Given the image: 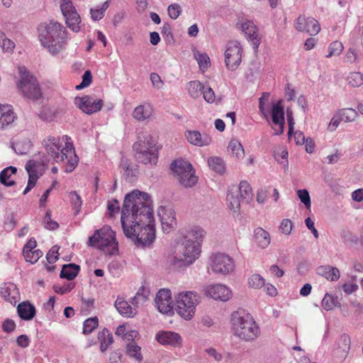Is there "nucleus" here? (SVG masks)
I'll use <instances>...</instances> for the list:
<instances>
[{"label": "nucleus", "mask_w": 363, "mask_h": 363, "mask_svg": "<svg viewBox=\"0 0 363 363\" xmlns=\"http://www.w3.org/2000/svg\"><path fill=\"white\" fill-rule=\"evenodd\" d=\"M152 200L145 192L134 190L125 196L121 222L125 235L137 247L150 246L155 239Z\"/></svg>", "instance_id": "1"}, {"label": "nucleus", "mask_w": 363, "mask_h": 363, "mask_svg": "<svg viewBox=\"0 0 363 363\" xmlns=\"http://www.w3.org/2000/svg\"><path fill=\"white\" fill-rule=\"evenodd\" d=\"M205 235V230L199 226H194L188 230L182 242L176 245L170 264L177 269L191 264L199 257Z\"/></svg>", "instance_id": "2"}, {"label": "nucleus", "mask_w": 363, "mask_h": 363, "mask_svg": "<svg viewBox=\"0 0 363 363\" xmlns=\"http://www.w3.org/2000/svg\"><path fill=\"white\" fill-rule=\"evenodd\" d=\"M39 39L41 44L52 55L60 52L67 41L66 28L60 23L50 21L40 26Z\"/></svg>", "instance_id": "3"}, {"label": "nucleus", "mask_w": 363, "mask_h": 363, "mask_svg": "<svg viewBox=\"0 0 363 363\" xmlns=\"http://www.w3.org/2000/svg\"><path fill=\"white\" fill-rule=\"evenodd\" d=\"M43 144L47 154L55 162H58L67 159V164L65 167V172H72L77 167L79 160L75 154L72 145L70 147L67 144L66 147L62 148L60 139L54 137H48L44 140Z\"/></svg>", "instance_id": "4"}, {"label": "nucleus", "mask_w": 363, "mask_h": 363, "mask_svg": "<svg viewBox=\"0 0 363 363\" xmlns=\"http://www.w3.org/2000/svg\"><path fill=\"white\" fill-rule=\"evenodd\" d=\"M135 158L138 162L145 164L155 165L158 160V150L155 141L149 133H139L138 141L133 144Z\"/></svg>", "instance_id": "5"}, {"label": "nucleus", "mask_w": 363, "mask_h": 363, "mask_svg": "<svg viewBox=\"0 0 363 363\" xmlns=\"http://www.w3.org/2000/svg\"><path fill=\"white\" fill-rule=\"evenodd\" d=\"M235 335L245 341L255 340L259 333V327L252 318L243 311H235L231 315Z\"/></svg>", "instance_id": "6"}, {"label": "nucleus", "mask_w": 363, "mask_h": 363, "mask_svg": "<svg viewBox=\"0 0 363 363\" xmlns=\"http://www.w3.org/2000/svg\"><path fill=\"white\" fill-rule=\"evenodd\" d=\"M88 245L96 247L107 254H113L114 251L118 250L115 233L109 226H104L96 230L94 234L89 237Z\"/></svg>", "instance_id": "7"}, {"label": "nucleus", "mask_w": 363, "mask_h": 363, "mask_svg": "<svg viewBox=\"0 0 363 363\" xmlns=\"http://www.w3.org/2000/svg\"><path fill=\"white\" fill-rule=\"evenodd\" d=\"M170 169L179 183L185 188L194 186L198 182L192 164L182 158L174 160L170 164Z\"/></svg>", "instance_id": "8"}, {"label": "nucleus", "mask_w": 363, "mask_h": 363, "mask_svg": "<svg viewBox=\"0 0 363 363\" xmlns=\"http://www.w3.org/2000/svg\"><path fill=\"white\" fill-rule=\"evenodd\" d=\"M20 80L19 89L25 96L30 99H38L41 96V91L37 79L25 67H18Z\"/></svg>", "instance_id": "9"}, {"label": "nucleus", "mask_w": 363, "mask_h": 363, "mask_svg": "<svg viewBox=\"0 0 363 363\" xmlns=\"http://www.w3.org/2000/svg\"><path fill=\"white\" fill-rule=\"evenodd\" d=\"M199 303V295L192 291L180 293L176 298V310L185 319H191Z\"/></svg>", "instance_id": "10"}, {"label": "nucleus", "mask_w": 363, "mask_h": 363, "mask_svg": "<svg viewBox=\"0 0 363 363\" xmlns=\"http://www.w3.org/2000/svg\"><path fill=\"white\" fill-rule=\"evenodd\" d=\"M75 106L83 113L91 115L99 112L102 108L104 101L102 99H96L94 95H84L76 96L74 100Z\"/></svg>", "instance_id": "11"}, {"label": "nucleus", "mask_w": 363, "mask_h": 363, "mask_svg": "<svg viewBox=\"0 0 363 363\" xmlns=\"http://www.w3.org/2000/svg\"><path fill=\"white\" fill-rule=\"evenodd\" d=\"M242 47L238 41H230L225 52V63L228 69L235 70L241 62Z\"/></svg>", "instance_id": "12"}, {"label": "nucleus", "mask_w": 363, "mask_h": 363, "mask_svg": "<svg viewBox=\"0 0 363 363\" xmlns=\"http://www.w3.org/2000/svg\"><path fill=\"white\" fill-rule=\"evenodd\" d=\"M60 7L67 26L73 31L78 32L80 29L81 18L72 2L69 0H63Z\"/></svg>", "instance_id": "13"}, {"label": "nucleus", "mask_w": 363, "mask_h": 363, "mask_svg": "<svg viewBox=\"0 0 363 363\" xmlns=\"http://www.w3.org/2000/svg\"><path fill=\"white\" fill-rule=\"evenodd\" d=\"M211 269L216 274H227L234 269L231 257L224 254H216L212 259Z\"/></svg>", "instance_id": "14"}, {"label": "nucleus", "mask_w": 363, "mask_h": 363, "mask_svg": "<svg viewBox=\"0 0 363 363\" xmlns=\"http://www.w3.org/2000/svg\"><path fill=\"white\" fill-rule=\"evenodd\" d=\"M157 216L164 232L169 233L172 229L177 228L175 212L170 206H160L157 209Z\"/></svg>", "instance_id": "15"}, {"label": "nucleus", "mask_w": 363, "mask_h": 363, "mask_svg": "<svg viewBox=\"0 0 363 363\" xmlns=\"http://www.w3.org/2000/svg\"><path fill=\"white\" fill-rule=\"evenodd\" d=\"M155 305L162 313L168 314L173 311V302L172 301L171 291L167 289H160L155 299Z\"/></svg>", "instance_id": "16"}, {"label": "nucleus", "mask_w": 363, "mask_h": 363, "mask_svg": "<svg viewBox=\"0 0 363 363\" xmlns=\"http://www.w3.org/2000/svg\"><path fill=\"white\" fill-rule=\"evenodd\" d=\"M295 28L298 31L306 32L311 35H317L320 30V24L316 19L301 16L296 20Z\"/></svg>", "instance_id": "17"}, {"label": "nucleus", "mask_w": 363, "mask_h": 363, "mask_svg": "<svg viewBox=\"0 0 363 363\" xmlns=\"http://www.w3.org/2000/svg\"><path fill=\"white\" fill-rule=\"evenodd\" d=\"M205 294L215 300H220L223 302L227 301L231 297L230 289L219 284L207 287Z\"/></svg>", "instance_id": "18"}, {"label": "nucleus", "mask_w": 363, "mask_h": 363, "mask_svg": "<svg viewBox=\"0 0 363 363\" xmlns=\"http://www.w3.org/2000/svg\"><path fill=\"white\" fill-rule=\"evenodd\" d=\"M281 103V100L278 101L276 104H273L272 108V122L274 124L279 125V130L275 133L276 135L282 134L284 128V110Z\"/></svg>", "instance_id": "19"}, {"label": "nucleus", "mask_w": 363, "mask_h": 363, "mask_svg": "<svg viewBox=\"0 0 363 363\" xmlns=\"http://www.w3.org/2000/svg\"><path fill=\"white\" fill-rule=\"evenodd\" d=\"M50 161L47 157L42 159L40 162L31 160L26 162V169L28 174V184L30 186H35L39 177L37 174V168L40 164L43 166H45Z\"/></svg>", "instance_id": "20"}, {"label": "nucleus", "mask_w": 363, "mask_h": 363, "mask_svg": "<svg viewBox=\"0 0 363 363\" xmlns=\"http://www.w3.org/2000/svg\"><path fill=\"white\" fill-rule=\"evenodd\" d=\"M241 29L245 33L247 39L252 42L253 48L257 50L260 44V38L257 26L252 21L246 20L241 23Z\"/></svg>", "instance_id": "21"}, {"label": "nucleus", "mask_w": 363, "mask_h": 363, "mask_svg": "<svg viewBox=\"0 0 363 363\" xmlns=\"http://www.w3.org/2000/svg\"><path fill=\"white\" fill-rule=\"evenodd\" d=\"M156 340L163 345L177 347L182 344L181 336L178 333L172 331L158 332L156 335Z\"/></svg>", "instance_id": "22"}, {"label": "nucleus", "mask_w": 363, "mask_h": 363, "mask_svg": "<svg viewBox=\"0 0 363 363\" xmlns=\"http://www.w3.org/2000/svg\"><path fill=\"white\" fill-rule=\"evenodd\" d=\"M0 294L4 300L12 305L18 301V292L15 284L12 283L4 284L0 287Z\"/></svg>", "instance_id": "23"}, {"label": "nucleus", "mask_w": 363, "mask_h": 363, "mask_svg": "<svg viewBox=\"0 0 363 363\" xmlns=\"http://www.w3.org/2000/svg\"><path fill=\"white\" fill-rule=\"evenodd\" d=\"M186 136L190 143L199 147L208 145L212 141L210 136L206 134L201 135L197 130H188Z\"/></svg>", "instance_id": "24"}, {"label": "nucleus", "mask_w": 363, "mask_h": 363, "mask_svg": "<svg viewBox=\"0 0 363 363\" xmlns=\"http://www.w3.org/2000/svg\"><path fill=\"white\" fill-rule=\"evenodd\" d=\"M16 116L11 106L0 104V129H4L11 124Z\"/></svg>", "instance_id": "25"}, {"label": "nucleus", "mask_w": 363, "mask_h": 363, "mask_svg": "<svg viewBox=\"0 0 363 363\" xmlns=\"http://www.w3.org/2000/svg\"><path fill=\"white\" fill-rule=\"evenodd\" d=\"M120 167L124 170L123 176L128 182H133L135 180L138 174V165L131 166L128 159L123 158Z\"/></svg>", "instance_id": "26"}, {"label": "nucleus", "mask_w": 363, "mask_h": 363, "mask_svg": "<svg viewBox=\"0 0 363 363\" xmlns=\"http://www.w3.org/2000/svg\"><path fill=\"white\" fill-rule=\"evenodd\" d=\"M17 312L21 319L30 320L35 315V308L29 302H23L18 304Z\"/></svg>", "instance_id": "27"}, {"label": "nucleus", "mask_w": 363, "mask_h": 363, "mask_svg": "<svg viewBox=\"0 0 363 363\" xmlns=\"http://www.w3.org/2000/svg\"><path fill=\"white\" fill-rule=\"evenodd\" d=\"M80 266L74 263L64 264L60 274L62 279L69 281L73 280L79 274Z\"/></svg>", "instance_id": "28"}, {"label": "nucleus", "mask_w": 363, "mask_h": 363, "mask_svg": "<svg viewBox=\"0 0 363 363\" xmlns=\"http://www.w3.org/2000/svg\"><path fill=\"white\" fill-rule=\"evenodd\" d=\"M115 307L118 313L126 317H133L137 314L135 308L132 307L127 301L118 298L115 301Z\"/></svg>", "instance_id": "29"}, {"label": "nucleus", "mask_w": 363, "mask_h": 363, "mask_svg": "<svg viewBox=\"0 0 363 363\" xmlns=\"http://www.w3.org/2000/svg\"><path fill=\"white\" fill-rule=\"evenodd\" d=\"M317 272L318 274L325 277L329 281H337L340 278V271L337 267L330 265L320 266L318 267Z\"/></svg>", "instance_id": "30"}, {"label": "nucleus", "mask_w": 363, "mask_h": 363, "mask_svg": "<svg viewBox=\"0 0 363 363\" xmlns=\"http://www.w3.org/2000/svg\"><path fill=\"white\" fill-rule=\"evenodd\" d=\"M255 239L257 244L262 249L266 248L270 243V236L268 232L262 228H257L255 231Z\"/></svg>", "instance_id": "31"}, {"label": "nucleus", "mask_w": 363, "mask_h": 363, "mask_svg": "<svg viewBox=\"0 0 363 363\" xmlns=\"http://www.w3.org/2000/svg\"><path fill=\"white\" fill-rule=\"evenodd\" d=\"M237 192L236 187L233 186L228 191L226 198L229 208L234 212L239 211L240 207V197L237 195Z\"/></svg>", "instance_id": "32"}, {"label": "nucleus", "mask_w": 363, "mask_h": 363, "mask_svg": "<svg viewBox=\"0 0 363 363\" xmlns=\"http://www.w3.org/2000/svg\"><path fill=\"white\" fill-rule=\"evenodd\" d=\"M151 114L152 109L149 105H140L137 106L133 112V118L139 121L149 118Z\"/></svg>", "instance_id": "33"}, {"label": "nucleus", "mask_w": 363, "mask_h": 363, "mask_svg": "<svg viewBox=\"0 0 363 363\" xmlns=\"http://www.w3.org/2000/svg\"><path fill=\"white\" fill-rule=\"evenodd\" d=\"M98 340L100 342V349L101 352H104L108 347L113 342L111 333L106 329L104 328L98 333Z\"/></svg>", "instance_id": "34"}, {"label": "nucleus", "mask_w": 363, "mask_h": 363, "mask_svg": "<svg viewBox=\"0 0 363 363\" xmlns=\"http://www.w3.org/2000/svg\"><path fill=\"white\" fill-rule=\"evenodd\" d=\"M17 169L15 167L9 166L3 169L0 173V182L6 186H11L15 184L13 180H9L11 176L16 174Z\"/></svg>", "instance_id": "35"}, {"label": "nucleus", "mask_w": 363, "mask_h": 363, "mask_svg": "<svg viewBox=\"0 0 363 363\" xmlns=\"http://www.w3.org/2000/svg\"><path fill=\"white\" fill-rule=\"evenodd\" d=\"M211 169L218 174H223L225 171V164L223 160L219 157H212L208 160Z\"/></svg>", "instance_id": "36"}, {"label": "nucleus", "mask_w": 363, "mask_h": 363, "mask_svg": "<svg viewBox=\"0 0 363 363\" xmlns=\"http://www.w3.org/2000/svg\"><path fill=\"white\" fill-rule=\"evenodd\" d=\"M228 151L235 156L237 158H242L245 155V151L241 143L237 140H232L228 144Z\"/></svg>", "instance_id": "37"}, {"label": "nucleus", "mask_w": 363, "mask_h": 363, "mask_svg": "<svg viewBox=\"0 0 363 363\" xmlns=\"http://www.w3.org/2000/svg\"><path fill=\"white\" fill-rule=\"evenodd\" d=\"M239 192L240 198L245 201L246 203H249L250 200L252 196V188L247 181H241L239 186Z\"/></svg>", "instance_id": "38"}, {"label": "nucleus", "mask_w": 363, "mask_h": 363, "mask_svg": "<svg viewBox=\"0 0 363 363\" xmlns=\"http://www.w3.org/2000/svg\"><path fill=\"white\" fill-rule=\"evenodd\" d=\"M203 89V85L199 81H191L189 83V94L194 99L198 98Z\"/></svg>", "instance_id": "39"}, {"label": "nucleus", "mask_w": 363, "mask_h": 363, "mask_svg": "<svg viewBox=\"0 0 363 363\" xmlns=\"http://www.w3.org/2000/svg\"><path fill=\"white\" fill-rule=\"evenodd\" d=\"M99 320L96 317L89 318L84 320L83 324V334L88 335L98 327Z\"/></svg>", "instance_id": "40"}, {"label": "nucleus", "mask_w": 363, "mask_h": 363, "mask_svg": "<svg viewBox=\"0 0 363 363\" xmlns=\"http://www.w3.org/2000/svg\"><path fill=\"white\" fill-rule=\"evenodd\" d=\"M30 146V142L28 140H26L24 142L15 141L13 143V149L18 155L26 154Z\"/></svg>", "instance_id": "41"}, {"label": "nucleus", "mask_w": 363, "mask_h": 363, "mask_svg": "<svg viewBox=\"0 0 363 363\" xmlns=\"http://www.w3.org/2000/svg\"><path fill=\"white\" fill-rule=\"evenodd\" d=\"M350 349V338L349 335L343 334L340 336L338 342L337 350H341L342 355L346 356Z\"/></svg>", "instance_id": "42"}, {"label": "nucleus", "mask_w": 363, "mask_h": 363, "mask_svg": "<svg viewBox=\"0 0 363 363\" xmlns=\"http://www.w3.org/2000/svg\"><path fill=\"white\" fill-rule=\"evenodd\" d=\"M140 347L135 345L133 342H130L127 345V354L132 357H134L136 360L140 362L143 359L142 354L140 353Z\"/></svg>", "instance_id": "43"}, {"label": "nucleus", "mask_w": 363, "mask_h": 363, "mask_svg": "<svg viewBox=\"0 0 363 363\" xmlns=\"http://www.w3.org/2000/svg\"><path fill=\"white\" fill-rule=\"evenodd\" d=\"M337 298H335L328 294H325L322 300V306L326 311L332 310L334 307L337 306Z\"/></svg>", "instance_id": "44"}, {"label": "nucleus", "mask_w": 363, "mask_h": 363, "mask_svg": "<svg viewBox=\"0 0 363 363\" xmlns=\"http://www.w3.org/2000/svg\"><path fill=\"white\" fill-rule=\"evenodd\" d=\"M347 81L352 86L359 87L363 84V74L357 72H351L347 77Z\"/></svg>", "instance_id": "45"}, {"label": "nucleus", "mask_w": 363, "mask_h": 363, "mask_svg": "<svg viewBox=\"0 0 363 363\" xmlns=\"http://www.w3.org/2000/svg\"><path fill=\"white\" fill-rule=\"evenodd\" d=\"M44 227L49 230H55L59 228L57 222L51 219V211L48 210L43 219Z\"/></svg>", "instance_id": "46"}, {"label": "nucleus", "mask_w": 363, "mask_h": 363, "mask_svg": "<svg viewBox=\"0 0 363 363\" xmlns=\"http://www.w3.org/2000/svg\"><path fill=\"white\" fill-rule=\"evenodd\" d=\"M343 45L340 41L333 42L328 48V54L326 55L327 57H331L332 56L339 55L343 50Z\"/></svg>", "instance_id": "47"}, {"label": "nucleus", "mask_w": 363, "mask_h": 363, "mask_svg": "<svg viewBox=\"0 0 363 363\" xmlns=\"http://www.w3.org/2000/svg\"><path fill=\"white\" fill-rule=\"evenodd\" d=\"M23 255L26 262L34 264L43 256V253L40 250H34L27 252H24Z\"/></svg>", "instance_id": "48"}, {"label": "nucleus", "mask_w": 363, "mask_h": 363, "mask_svg": "<svg viewBox=\"0 0 363 363\" xmlns=\"http://www.w3.org/2000/svg\"><path fill=\"white\" fill-rule=\"evenodd\" d=\"M248 284L250 287L259 289L264 285V279L261 275L255 274L249 278Z\"/></svg>", "instance_id": "49"}, {"label": "nucleus", "mask_w": 363, "mask_h": 363, "mask_svg": "<svg viewBox=\"0 0 363 363\" xmlns=\"http://www.w3.org/2000/svg\"><path fill=\"white\" fill-rule=\"evenodd\" d=\"M357 115V112L353 108H344L340 111V116L342 121L345 122L352 121Z\"/></svg>", "instance_id": "50"}, {"label": "nucleus", "mask_w": 363, "mask_h": 363, "mask_svg": "<svg viewBox=\"0 0 363 363\" xmlns=\"http://www.w3.org/2000/svg\"><path fill=\"white\" fill-rule=\"evenodd\" d=\"M75 287V283L71 282L60 286L59 285H53V290L55 293L59 294H65L71 291Z\"/></svg>", "instance_id": "51"}, {"label": "nucleus", "mask_w": 363, "mask_h": 363, "mask_svg": "<svg viewBox=\"0 0 363 363\" xmlns=\"http://www.w3.org/2000/svg\"><path fill=\"white\" fill-rule=\"evenodd\" d=\"M297 195L301 201L308 208L311 207V197L308 191L306 189H300L297 191Z\"/></svg>", "instance_id": "52"}, {"label": "nucleus", "mask_w": 363, "mask_h": 363, "mask_svg": "<svg viewBox=\"0 0 363 363\" xmlns=\"http://www.w3.org/2000/svg\"><path fill=\"white\" fill-rule=\"evenodd\" d=\"M1 41L0 42V46L1 47L4 52H11L15 47L14 43L10 39L6 38L4 35L1 37Z\"/></svg>", "instance_id": "53"}, {"label": "nucleus", "mask_w": 363, "mask_h": 363, "mask_svg": "<svg viewBox=\"0 0 363 363\" xmlns=\"http://www.w3.org/2000/svg\"><path fill=\"white\" fill-rule=\"evenodd\" d=\"M60 248V246L54 245L47 253L46 259L49 263H55L58 259Z\"/></svg>", "instance_id": "54"}, {"label": "nucleus", "mask_w": 363, "mask_h": 363, "mask_svg": "<svg viewBox=\"0 0 363 363\" xmlns=\"http://www.w3.org/2000/svg\"><path fill=\"white\" fill-rule=\"evenodd\" d=\"M69 198L73 207L77 210L78 213L82 206V200L79 195L76 191H72L69 193Z\"/></svg>", "instance_id": "55"}, {"label": "nucleus", "mask_w": 363, "mask_h": 363, "mask_svg": "<svg viewBox=\"0 0 363 363\" xmlns=\"http://www.w3.org/2000/svg\"><path fill=\"white\" fill-rule=\"evenodd\" d=\"M167 12L171 18L177 19L182 13V9L179 4H173L168 6Z\"/></svg>", "instance_id": "56"}, {"label": "nucleus", "mask_w": 363, "mask_h": 363, "mask_svg": "<svg viewBox=\"0 0 363 363\" xmlns=\"http://www.w3.org/2000/svg\"><path fill=\"white\" fill-rule=\"evenodd\" d=\"M341 237L345 242L351 244L357 245L359 242V238L350 231L343 230L341 233Z\"/></svg>", "instance_id": "57"}, {"label": "nucleus", "mask_w": 363, "mask_h": 363, "mask_svg": "<svg viewBox=\"0 0 363 363\" xmlns=\"http://www.w3.org/2000/svg\"><path fill=\"white\" fill-rule=\"evenodd\" d=\"M292 226L293 225L291 220L290 219L285 218L281 222L279 228L282 233L288 235L291 232Z\"/></svg>", "instance_id": "58"}, {"label": "nucleus", "mask_w": 363, "mask_h": 363, "mask_svg": "<svg viewBox=\"0 0 363 363\" xmlns=\"http://www.w3.org/2000/svg\"><path fill=\"white\" fill-rule=\"evenodd\" d=\"M202 94H203V99L208 103H213L216 99L214 91L210 87H208L206 89H203L202 91Z\"/></svg>", "instance_id": "59"}, {"label": "nucleus", "mask_w": 363, "mask_h": 363, "mask_svg": "<svg viewBox=\"0 0 363 363\" xmlns=\"http://www.w3.org/2000/svg\"><path fill=\"white\" fill-rule=\"evenodd\" d=\"M38 116L44 121H51L54 117L48 108H43L39 113Z\"/></svg>", "instance_id": "60"}, {"label": "nucleus", "mask_w": 363, "mask_h": 363, "mask_svg": "<svg viewBox=\"0 0 363 363\" xmlns=\"http://www.w3.org/2000/svg\"><path fill=\"white\" fill-rule=\"evenodd\" d=\"M196 60L201 68H207L210 62V59L206 54H198Z\"/></svg>", "instance_id": "61"}, {"label": "nucleus", "mask_w": 363, "mask_h": 363, "mask_svg": "<svg viewBox=\"0 0 363 363\" xmlns=\"http://www.w3.org/2000/svg\"><path fill=\"white\" fill-rule=\"evenodd\" d=\"M150 291L145 289L143 286H141L138 292L136 293V298H138L142 301L143 303H144L148 298Z\"/></svg>", "instance_id": "62"}, {"label": "nucleus", "mask_w": 363, "mask_h": 363, "mask_svg": "<svg viewBox=\"0 0 363 363\" xmlns=\"http://www.w3.org/2000/svg\"><path fill=\"white\" fill-rule=\"evenodd\" d=\"M107 208L110 216H113L115 213L119 211V202L117 199H113L108 203Z\"/></svg>", "instance_id": "63"}, {"label": "nucleus", "mask_w": 363, "mask_h": 363, "mask_svg": "<svg viewBox=\"0 0 363 363\" xmlns=\"http://www.w3.org/2000/svg\"><path fill=\"white\" fill-rule=\"evenodd\" d=\"M2 328L4 332L11 333L16 328V323L11 319H6L3 323Z\"/></svg>", "instance_id": "64"}]
</instances>
